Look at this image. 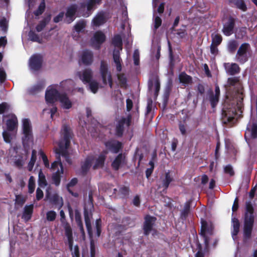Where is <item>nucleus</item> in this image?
I'll return each instance as SVG.
<instances>
[{"label": "nucleus", "mask_w": 257, "mask_h": 257, "mask_svg": "<svg viewBox=\"0 0 257 257\" xmlns=\"http://www.w3.org/2000/svg\"><path fill=\"white\" fill-rule=\"evenodd\" d=\"M23 135L22 144L26 154V157L23 154H18L14 157V165L18 169H21L25 164V160L29 153L31 146L33 144V135L30 121L28 118H25L23 120L22 124Z\"/></svg>", "instance_id": "1"}, {"label": "nucleus", "mask_w": 257, "mask_h": 257, "mask_svg": "<svg viewBox=\"0 0 257 257\" xmlns=\"http://www.w3.org/2000/svg\"><path fill=\"white\" fill-rule=\"evenodd\" d=\"M62 133L63 138L59 141V148L55 149V152L58 155V156L61 155L67 163L71 164V160L69 157L68 149L70 146L72 133L69 127L67 125H63Z\"/></svg>", "instance_id": "2"}, {"label": "nucleus", "mask_w": 257, "mask_h": 257, "mask_svg": "<svg viewBox=\"0 0 257 257\" xmlns=\"http://www.w3.org/2000/svg\"><path fill=\"white\" fill-rule=\"evenodd\" d=\"M254 210L251 201H246L243 220V236L245 239L250 238L254 222Z\"/></svg>", "instance_id": "3"}, {"label": "nucleus", "mask_w": 257, "mask_h": 257, "mask_svg": "<svg viewBox=\"0 0 257 257\" xmlns=\"http://www.w3.org/2000/svg\"><path fill=\"white\" fill-rule=\"evenodd\" d=\"M132 117L128 114L126 117H122L117 122L115 128V135L117 137H122L124 131V125L127 127L131 125Z\"/></svg>", "instance_id": "4"}, {"label": "nucleus", "mask_w": 257, "mask_h": 257, "mask_svg": "<svg viewBox=\"0 0 257 257\" xmlns=\"http://www.w3.org/2000/svg\"><path fill=\"white\" fill-rule=\"evenodd\" d=\"M250 45L247 43L242 44L237 50L235 59L240 64H244L248 61L247 52L250 49Z\"/></svg>", "instance_id": "5"}, {"label": "nucleus", "mask_w": 257, "mask_h": 257, "mask_svg": "<svg viewBox=\"0 0 257 257\" xmlns=\"http://www.w3.org/2000/svg\"><path fill=\"white\" fill-rule=\"evenodd\" d=\"M236 114V110L231 108H223L222 110L221 120L224 124L231 123L233 122Z\"/></svg>", "instance_id": "6"}, {"label": "nucleus", "mask_w": 257, "mask_h": 257, "mask_svg": "<svg viewBox=\"0 0 257 257\" xmlns=\"http://www.w3.org/2000/svg\"><path fill=\"white\" fill-rule=\"evenodd\" d=\"M144 219L143 227L144 234L145 236H148L152 231L155 230L153 229V227L157 219L155 217L150 215H147Z\"/></svg>", "instance_id": "7"}, {"label": "nucleus", "mask_w": 257, "mask_h": 257, "mask_svg": "<svg viewBox=\"0 0 257 257\" xmlns=\"http://www.w3.org/2000/svg\"><path fill=\"white\" fill-rule=\"evenodd\" d=\"M43 61V58L41 54H34L30 58L29 66L32 70L37 71L41 68Z\"/></svg>", "instance_id": "8"}, {"label": "nucleus", "mask_w": 257, "mask_h": 257, "mask_svg": "<svg viewBox=\"0 0 257 257\" xmlns=\"http://www.w3.org/2000/svg\"><path fill=\"white\" fill-rule=\"evenodd\" d=\"M106 36L101 31L96 32L91 39V45L96 50L100 48L101 45L105 42Z\"/></svg>", "instance_id": "9"}, {"label": "nucleus", "mask_w": 257, "mask_h": 257, "mask_svg": "<svg viewBox=\"0 0 257 257\" xmlns=\"http://www.w3.org/2000/svg\"><path fill=\"white\" fill-rule=\"evenodd\" d=\"M60 94L55 88L47 89L45 93V99L47 103H53L59 100Z\"/></svg>", "instance_id": "10"}, {"label": "nucleus", "mask_w": 257, "mask_h": 257, "mask_svg": "<svg viewBox=\"0 0 257 257\" xmlns=\"http://www.w3.org/2000/svg\"><path fill=\"white\" fill-rule=\"evenodd\" d=\"M235 25V19L232 17H229L227 21L223 25L222 30L223 34L226 36L232 35L233 33Z\"/></svg>", "instance_id": "11"}, {"label": "nucleus", "mask_w": 257, "mask_h": 257, "mask_svg": "<svg viewBox=\"0 0 257 257\" xmlns=\"http://www.w3.org/2000/svg\"><path fill=\"white\" fill-rule=\"evenodd\" d=\"M78 6L76 4H72L67 8L65 17L66 23L70 24L75 19V15L77 12Z\"/></svg>", "instance_id": "12"}, {"label": "nucleus", "mask_w": 257, "mask_h": 257, "mask_svg": "<svg viewBox=\"0 0 257 257\" xmlns=\"http://www.w3.org/2000/svg\"><path fill=\"white\" fill-rule=\"evenodd\" d=\"M126 163V160L124 154H119L111 163V167L115 171H118L121 165Z\"/></svg>", "instance_id": "13"}, {"label": "nucleus", "mask_w": 257, "mask_h": 257, "mask_svg": "<svg viewBox=\"0 0 257 257\" xmlns=\"http://www.w3.org/2000/svg\"><path fill=\"white\" fill-rule=\"evenodd\" d=\"M94 161L93 156H88L86 158L84 162L81 164L80 170L81 175L84 176L87 174Z\"/></svg>", "instance_id": "14"}, {"label": "nucleus", "mask_w": 257, "mask_h": 257, "mask_svg": "<svg viewBox=\"0 0 257 257\" xmlns=\"http://www.w3.org/2000/svg\"><path fill=\"white\" fill-rule=\"evenodd\" d=\"M105 147L112 153L117 154L122 148V144L119 141H107L105 143Z\"/></svg>", "instance_id": "15"}, {"label": "nucleus", "mask_w": 257, "mask_h": 257, "mask_svg": "<svg viewBox=\"0 0 257 257\" xmlns=\"http://www.w3.org/2000/svg\"><path fill=\"white\" fill-rule=\"evenodd\" d=\"M100 73L102 77L103 83L105 85L107 84V77L108 74L110 73L108 71V64L107 62L104 60H101L100 66Z\"/></svg>", "instance_id": "16"}, {"label": "nucleus", "mask_w": 257, "mask_h": 257, "mask_svg": "<svg viewBox=\"0 0 257 257\" xmlns=\"http://www.w3.org/2000/svg\"><path fill=\"white\" fill-rule=\"evenodd\" d=\"M224 66L226 72L230 75L236 74L239 73L240 70L239 66L236 63H225Z\"/></svg>", "instance_id": "17"}, {"label": "nucleus", "mask_w": 257, "mask_h": 257, "mask_svg": "<svg viewBox=\"0 0 257 257\" xmlns=\"http://www.w3.org/2000/svg\"><path fill=\"white\" fill-rule=\"evenodd\" d=\"M93 54L92 51L87 49L83 51L81 55V60L84 65H91L93 62Z\"/></svg>", "instance_id": "18"}, {"label": "nucleus", "mask_w": 257, "mask_h": 257, "mask_svg": "<svg viewBox=\"0 0 257 257\" xmlns=\"http://www.w3.org/2000/svg\"><path fill=\"white\" fill-rule=\"evenodd\" d=\"M79 76L82 82L84 84H86L90 82L92 80L93 73L91 69H85L83 71L82 74H81L80 72H79Z\"/></svg>", "instance_id": "19"}, {"label": "nucleus", "mask_w": 257, "mask_h": 257, "mask_svg": "<svg viewBox=\"0 0 257 257\" xmlns=\"http://www.w3.org/2000/svg\"><path fill=\"white\" fill-rule=\"evenodd\" d=\"M178 79L179 82L183 86H186L193 83L192 77L188 75L185 72H181L179 76Z\"/></svg>", "instance_id": "20"}, {"label": "nucleus", "mask_w": 257, "mask_h": 257, "mask_svg": "<svg viewBox=\"0 0 257 257\" xmlns=\"http://www.w3.org/2000/svg\"><path fill=\"white\" fill-rule=\"evenodd\" d=\"M113 59L115 64L116 71L120 72L122 70V60L120 57L119 50H117V49L113 50Z\"/></svg>", "instance_id": "21"}, {"label": "nucleus", "mask_w": 257, "mask_h": 257, "mask_svg": "<svg viewBox=\"0 0 257 257\" xmlns=\"http://www.w3.org/2000/svg\"><path fill=\"white\" fill-rule=\"evenodd\" d=\"M18 121L17 116L15 114L12 115V117L7 120V130L8 132H13L17 129Z\"/></svg>", "instance_id": "22"}, {"label": "nucleus", "mask_w": 257, "mask_h": 257, "mask_svg": "<svg viewBox=\"0 0 257 257\" xmlns=\"http://www.w3.org/2000/svg\"><path fill=\"white\" fill-rule=\"evenodd\" d=\"M106 154L107 152L104 151L99 155L93 166V169L94 170H96L98 168H102L104 166V162L106 160Z\"/></svg>", "instance_id": "23"}, {"label": "nucleus", "mask_w": 257, "mask_h": 257, "mask_svg": "<svg viewBox=\"0 0 257 257\" xmlns=\"http://www.w3.org/2000/svg\"><path fill=\"white\" fill-rule=\"evenodd\" d=\"M59 101L63 108L68 109L72 107V104L66 93H62L59 96Z\"/></svg>", "instance_id": "24"}, {"label": "nucleus", "mask_w": 257, "mask_h": 257, "mask_svg": "<svg viewBox=\"0 0 257 257\" xmlns=\"http://www.w3.org/2000/svg\"><path fill=\"white\" fill-rule=\"evenodd\" d=\"M34 205H26L24 207V212L22 215V218L26 221H28L31 219L33 212Z\"/></svg>", "instance_id": "25"}, {"label": "nucleus", "mask_w": 257, "mask_h": 257, "mask_svg": "<svg viewBox=\"0 0 257 257\" xmlns=\"http://www.w3.org/2000/svg\"><path fill=\"white\" fill-rule=\"evenodd\" d=\"M92 216V214L89 212L88 209L84 207V217L85 223L88 232L90 234L91 232V224L90 221V216Z\"/></svg>", "instance_id": "26"}, {"label": "nucleus", "mask_w": 257, "mask_h": 257, "mask_svg": "<svg viewBox=\"0 0 257 257\" xmlns=\"http://www.w3.org/2000/svg\"><path fill=\"white\" fill-rule=\"evenodd\" d=\"M45 88L44 83L40 82L38 84L34 85L28 89V92L31 95H36L41 92Z\"/></svg>", "instance_id": "27"}, {"label": "nucleus", "mask_w": 257, "mask_h": 257, "mask_svg": "<svg viewBox=\"0 0 257 257\" xmlns=\"http://www.w3.org/2000/svg\"><path fill=\"white\" fill-rule=\"evenodd\" d=\"M191 203V200H188L185 202L184 207L181 211L180 218L181 219L185 220L187 219L190 211Z\"/></svg>", "instance_id": "28"}, {"label": "nucleus", "mask_w": 257, "mask_h": 257, "mask_svg": "<svg viewBox=\"0 0 257 257\" xmlns=\"http://www.w3.org/2000/svg\"><path fill=\"white\" fill-rule=\"evenodd\" d=\"M229 3L232 4L236 8L243 12L247 11V7L244 0H228Z\"/></svg>", "instance_id": "29"}, {"label": "nucleus", "mask_w": 257, "mask_h": 257, "mask_svg": "<svg viewBox=\"0 0 257 257\" xmlns=\"http://www.w3.org/2000/svg\"><path fill=\"white\" fill-rule=\"evenodd\" d=\"M63 173L64 169L61 168V169H58L57 171L52 174V180L56 186H59L61 182V175L63 174Z\"/></svg>", "instance_id": "30"}, {"label": "nucleus", "mask_w": 257, "mask_h": 257, "mask_svg": "<svg viewBox=\"0 0 257 257\" xmlns=\"http://www.w3.org/2000/svg\"><path fill=\"white\" fill-rule=\"evenodd\" d=\"M51 15L49 14L47 17L44 18L42 20L40 21L39 23L37 25L36 30L38 32H41L46 26L49 23L51 20Z\"/></svg>", "instance_id": "31"}, {"label": "nucleus", "mask_w": 257, "mask_h": 257, "mask_svg": "<svg viewBox=\"0 0 257 257\" xmlns=\"http://www.w3.org/2000/svg\"><path fill=\"white\" fill-rule=\"evenodd\" d=\"M130 193V189L128 186L121 185L118 189V195L120 198L126 199L128 198Z\"/></svg>", "instance_id": "32"}, {"label": "nucleus", "mask_w": 257, "mask_h": 257, "mask_svg": "<svg viewBox=\"0 0 257 257\" xmlns=\"http://www.w3.org/2000/svg\"><path fill=\"white\" fill-rule=\"evenodd\" d=\"M173 178L170 174V171L165 173V178L162 180V187L164 189L167 190L171 182L173 181Z\"/></svg>", "instance_id": "33"}, {"label": "nucleus", "mask_w": 257, "mask_h": 257, "mask_svg": "<svg viewBox=\"0 0 257 257\" xmlns=\"http://www.w3.org/2000/svg\"><path fill=\"white\" fill-rule=\"evenodd\" d=\"M233 229L231 231L232 237L236 236L239 231L240 223L238 219L235 217L232 218Z\"/></svg>", "instance_id": "34"}, {"label": "nucleus", "mask_w": 257, "mask_h": 257, "mask_svg": "<svg viewBox=\"0 0 257 257\" xmlns=\"http://www.w3.org/2000/svg\"><path fill=\"white\" fill-rule=\"evenodd\" d=\"M209 95V100L210 102V104L212 108H214L217 105L219 97L214 95L213 91L212 90H210L208 92Z\"/></svg>", "instance_id": "35"}, {"label": "nucleus", "mask_w": 257, "mask_h": 257, "mask_svg": "<svg viewBox=\"0 0 257 257\" xmlns=\"http://www.w3.org/2000/svg\"><path fill=\"white\" fill-rule=\"evenodd\" d=\"M117 79L119 81L120 87L123 89H126L127 87V79L124 73L117 74Z\"/></svg>", "instance_id": "36"}, {"label": "nucleus", "mask_w": 257, "mask_h": 257, "mask_svg": "<svg viewBox=\"0 0 257 257\" xmlns=\"http://www.w3.org/2000/svg\"><path fill=\"white\" fill-rule=\"evenodd\" d=\"M112 44L115 47L118 49L117 50H122V41L121 36L117 34L114 36L112 39Z\"/></svg>", "instance_id": "37"}, {"label": "nucleus", "mask_w": 257, "mask_h": 257, "mask_svg": "<svg viewBox=\"0 0 257 257\" xmlns=\"http://www.w3.org/2000/svg\"><path fill=\"white\" fill-rule=\"evenodd\" d=\"M78 182V180L76 178H73L71 180V181L67 184V189L68 192L73 196L75 197H77L79 196V194L77 192H74L71 189H70V187H73L76 185Z\"/></svg>", "instance_id": "38"}, {"label": "nucleus", "mask_w": 257, "mask_h": 257, "mask_svg": "<svg viewBox=\"0 0 257 257\" xmlns=\"http://www.w3.org/2000/svg\"><path fill=\"white\" fill-rule=\"evenodd\" d=\"M238 43L235 40H231L229 41L227 44V50L230 54H233L238 47Z\"/></svg>", "instance_id": "39"}, {"label": "nucleus", "mask_w": 257, "mask_h": 257, "mask_svg": "<svg viewBox=\"0 0 257 257\" xmlns=\"http://www.w3.org/2000/svg\"><path fill=\"white\" fill-rule=\"evenodd\" d=\"M92 22L94 26H99L103 24L106 22V20L103 14H100L96 16Z\"/></svg>", "instance_id": "40"}, {"label": "nucleus", "mask_w": 257, "mask_h": 257, "mask_svg": "<svg viewBox=\"0 0 257 257\" xmlns=\"http://www.w3.org/2000/svg\"><path fill=\"white\" fill-rule=\"evenodd\" d=\"M37 159V151L35 150H33L32 152V155L30 162L28 164V170L29 171H32L35 163Z\"/></svg>", "instance_id": "41"}, {"label": "nucleus", "mask_w": 257, "mask_h": 257, "mask_svg": "<svg viewBox=\"0 0 257 257\" xmlns=\"http://www.w3.org/2000/svg\"><path fill=\"white\" fill-rule=\"evenodd\" d=\"M38 184L41 187H45L47 185V182L46 179V177L42 170H40L39 172L38 176Z\"/></svg>", "instance_id": "42"}, {"label": "nucleus", "mask_w": 257, "mask_h": 257, "mask_svg": "<svg viewBox=\"0 0 257 257\" xmlns=\"http://www.w3.org/2000/svg\"><path fill=\"white\" fill-rule=\"evenodd\" d=\"M29 37L32 41L42 43V39L34 31L31 30L29 33Z\"/></svg>", "instance_id": "43"}, {"label": "nucleus", "mask_w": 257, "mask_h": 257, "mask_svg": "<svg viewBox=\"0 0 257 257\" xmlns=\"http://www.w3.org/2000/svg\"><path fill=\"white\" fill-rule=\"evenodd\" d=\"M45 3L44 0H43L40 4L38 9L34 12V14L36 16H39L42 15L45 11Z\"/></svg>", "instance_id": "44"}, {"label": "nucleus", "mask_w": 257, "mask_h": 257, "mask_svg": "<svg viewBox=\"0 0 257 257\" xmlns=\"http://www.w3.org/2000/svg\"><path fill=\"white\" fill-rule=\"evenodd\" d=\"M86 26V22L84 20L78 21L74 26V30L78 33H79Z\"/></svg>", "instance_id": "45"}, {"label": "nucleus", "mask_w": 257, "mask_h": 257, "mask_svg": "<svg viewBox=\"0 0 257 257\" xmlns=\"http://www.w3.org/2000/svg\"><path fill=\"white\" fill-rule=\"evenodd\" d=\"M65 230V234L67 238L73 237V233L72 228L68 222H65V224L63 225Z\"/></svg>", "instance_id": "46"}, {"label": "nucleus", "mask_w": 257, "mask_h": 257, "mask_svg": "<svg viewBox=\"0 0 257 257\" xmlns=\"http://www.w3.org/2000/svg\"><path fill=\"white\" fill-rule=\"evenodd\" d=\"M35 188V181L33 176H31L28 182V192L30 194H32L34 192Z\"/></svg>", "instance_id": "47"}, {"label": "nucleus", "mask_w": 257, "mask_h": 257, "mask_svg": "<svg viewBox=\"0 0 257 257\" xmlns=\"http://www.w3.org/2000/svg\"><path fill=\"white\" fill-rule=\"evenodd\" d=\"M222 41V36L219 34H215L214 36H212V43L211 44L216 46H219Z\"/></svg>", "instance_id": "48"}, {"label": "nucleus", "mask_w": 257, "mask_h": 257, "mask_svg": "<svg viewBox=\"0 0 257 257\" xmlns=\"http://www.w3.org/2000/svg\"><path fill=\"white\" fill-rule=\"evenodd\" d=\"M57 161H55L54 162H53L52 163L51 169L53 170H55L57 168H58V166H59L60 168V169H61V168L62 169H64L63 164L61 161L60 156L57 157Z\"/></svg>", "instance_id": "49"}, {"label": "nucleus", "mask_w": 257, "mask_h": 257, "mask_svg": "<svg viewBox=\"0 0 257 257\" xmlns=\"http://www.w3.org/2000/svg\"><path fill=\"white\" fill-rule=\"evenodd\" d=\"M89 83V89L93 93H96L98 89L99 84L95 80H91Z\"/></svg>", "instance_id": "50"}, {"label": "nucleus", "mask_w": 257, "mask_h": 257, "mask_svg": "<svg viewBox=\"0 0 257 257\" xmlns=\"http://www.w3.org/2000/svg\"><path fill=\"white\" fill-rule=\"evenodd\" d=\"M39 153L43 161L45 167L49 168L50 167V164L47 156L42 150L39 151Z\"/></svg>", "instance_id": "51"}, {"label": "nucleus", "mask_w": 257, "mask_h": 257, "mask_svg": "<svg viewBox=\"0 0 257 257\" xmlns=\"http://www.w3.org/2000/svg\"><path fill=\"white\" fill-rule=\"evenodd\" d=\"M223 170L224 173L228 174L230 177L233 176L235 174L233 167L230 164L224 166Z\"/></svg>", "instance_id": "52"}, {"label": "nucleus", "mask_w": 257, "mask_h": 257, "mask_svg": "<svg viewBox=\"0 0 257 257\" xmlns=\"http://www.w3.org/2000/svg\"><path fill=\"white\" fill-rule=\"evenodd\" d=\"M57 214L55 211L51 210L46 213V219L49 221H53L55 220Z\"/></svg>", "instance_id": "53"}, {"label": "nucleus", "mask_w": 257, "mask_h": 257, "mask_svg": "<svg viewBox=\"0 0 257 257\" xmlns=\"http://www.w3.org/2000/svg\"><path fill=\"white\" fill-rule=\"evenodd\" d=\"M0 27L4 32H7L8 29V22L6 18L4 17L0 20Z\"/></svg>", "instance_id": "54"}, {"label": "nucleus", "mask_w": 257, "mask_h": 257, "mask_svg": "<svg viewBox=\"0 0 257 257\" xmlns=\"http://www.w3.org/2000/svg\"><path fill=\"white\" fill-rule=\"evenodd\" d=\"M95 5L91 2L90 0H88L86 4L82 3L81 5L82 8H86L87 11L90 12L91 11Z\"/></svg>", "instance_id": "55"}, {"label": "nucleus", "mask_w": 257, "mask_h": 257, "mask_svg": "<svg viewBox=\"0 0 257 257\" xmlns=\"http://www.w3.org/2000/svg\"><path fill=\"white\" fill-rule=\"evenodd\" d=\"M71 252L72 257H80V250L78 245H75L72 250H70Z\"/></svg>", "instance_id": "56"}, {"label": "nucleus", "mask_w": 257, "mask_h": 257, "mask_svg": "<svg viewBox=\"0 0 257 257\" xmlns=\"http://www.w3.org/2000/svg\"><path fill=\"white\" fill-rule=\"evenodd\" d=\"M3 137L5 142L7 143H11L12 139L11 135L8 131H4L3 132Z\"/></svg>", "instance_id": "57"}, {"label": "nucleus", "mask_w": 257, "mask_h": 257, "mask_svg": "<svg viewBox=\"0 0 257 257\" xmlns=\"http://www.w3.org/2000/svg\"><path fill=\"white\" fill-rule=\"evenodd\" d=\"M134 63L135 65H139L140 64V53L138 50L134 51L133 54Z\"/></svg>", "instance_id": "58"}, {"label": "nucleus", "mask_w": 257, "mask_h": 257, "mask_svg": "<svg viewBox=\"0 0 257 257\" xmlns=\"http://www.w3.org/2000/svg\"><path fill=\"white\" fill-rule=\"evenodd\" d=\"M239 82V79L238 77H230L227 79V83L229 86H235L237 83Z\"/></svg>", "instance_id": "59"}, {"label": "nucleus", "mask_w": 257, "mask_h": 257, "mask_svg": "<svg viewBox=\"0 0 257 257\" xmlns=\"http://www.w3.org/2000/svg\"><path fill=\"white\" fill-rule=\"evenodd\" d=\"M208 224L206 220H201V226L200 232H199V234H206V229L207 226H208Z\"/></svg>", "instance_id": "60"}, {"label": "nucleus", "mask_w": 257, "mask_h": 257, "mask_svg": "<svg viewBox=\"0 0 257 257\" xmlns=\"http://www.w3.org/2000/svg\"><path fill=\"white\" fill-rule=\"evenodd\" d=\"M162 20L159 16H156L154 19V29L157 30L162 25Z\"/></svg>", "instance_id": "61"}, {"label": "nucleus", "mask_w": 257, "mask_h": 257, "mask_svg": "<svg viewBox=\"0 0 257 257\" xmlns=\"http://www.w3.org/2000/svg\"><path fill=\"white\" fill-rule=\"evenodd\" d=\"M16 204L22 206L25 202L26 199L21 195L16 196Z\"/></svg>", "instance_id": "62"}, {"label": "nucleus", "mask_w": 257, "mask_h": 257, "mask_svg": "<svg viewBox=\"0 0 257 257\" xmlns=\"http://www.w3.org/2000/svg\"><path fill=\"white\" fill-rule=\"evenodd\" d=\"M243 93L242 92H241L240 94H239V100L238 101L237 103V108L238 109V110L239 111H240V112H242V105H243V104H242V101H243Z\"/></svg>", "instance_id": "63"}, {"label": "nucleus", "mask_w": 257, "mask_h": 257, "mask_svg": "<svg viewBox=\"0 0 257 257\" xmlns=\"http://www.w3.org/2000/svg\"><path fill=\"white\" fill-rule=\"evenodd\" d=\"M90 257H95V246L94 241L93 239L90 240Z\"/></svg>", "instance_id": "64"}]
</instances>
